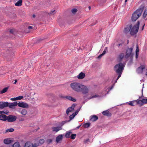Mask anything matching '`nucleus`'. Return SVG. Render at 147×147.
I'll return each instance as SVG.
<instances>
[{
  "label": "nucleus",
  "mask_w": 147,
  "mask_h": 147,
  "mask_svg": "<svg viewBox=\"0 0 147 147\" xmlns=\"http://www.w3.org/2000/svg\"><path fill=\"white\" fill-rule=\"evenodd\" d=\"M140 23V21H138L133 26L132 24L127 25L124 28L123 32L125 34H127L129 32L131 36H134L136 34L139 30Z\"/></svg>",
  "instance_id": "nucleus-1"
},
{
  "label": "nucleus",
  "mask_w": 147,
  "mask_h": 147,
  "mask_svg": "<svg viewBox=\"0 0 147 147\" xmlns=\"http://www.w3.org/2000/svg\"><path fill=\"white\" fill-rule=\"evenodd\" d=\"M144 7V5L142 4L134 12L131 17V20L132 22L136 21L141 16Z\"/></svg>",
  "instance_id": "nucleus-2"
},
{
  "label": "nucleus",
  "mask_w": 147,
  "mask_h": 147,
  "mask_svg": "<svg viewBox=\"0 0 147 147\" xmlns=\"http://www.w3.org/2000/svg\"><path fill=\"white\" fill-rule=\"evenodd\" d=\"M124 67L125 65L121 62L116 64L114 66V70L116 71L117 74L118 75V76L115 82V83L117 82V80L121 76Z\"/></svg>",
  "instance_id": "nucleus-3"
},
{
  "label": "nucleus",
  "mask_w": 147,
  "mask_h": 147,
  "mask_svg": "<svg viewBox=\"0 0 147 147\" xmlns=\"http://www.w3.org/2000/svg\"><path fill=\"white\" fill-rule=\"evenodd\" d=\"M81 84L77 82L71 83L70 84L71 88L75 91L80 92Z\"/></svg>",
  "instance_id": "nucleus-4"
},
{
  "label": "nucleus",
  "mask_w": 147,
  "mask_h": 147,
  "mask_svg": "<svg viewBox=\"0 0 147 147\" xmlns=\"http://www.w3.org/2000/svg\"><path fill=\"white\" fill-rule=\"evenodd\" d=\"M133 50V48L132 47L130 48H128L126 49L125 52V58L127 59L130 56H131L132 55H134L133 53H132V51Z\"/></svg>",
  "instance_id": "nucleus-5"
},
{
  "label": "nucleus",
  "mask_w": 147,
  "mask_h": 147,
  "mask_svg": "<svg viewBox=\"0 0 147 147\" xmlns=\"http://www.w3.org/2000/svg\"><path fill=\"white\" fill-rule=\"evenodd\" d=\"M88 89L86 86L81 84L80 92H82V93L83 94H86L88 93Z\"/></svg>",
  "instance_id": "nucleus-6"
},
{
  "label": "nucleus",
  "mask_w": 147,
  "mask_h": 147,
  "mask_svg": "<svg viewBox=\"0 0 147 147\" xmlns=\"http://www.w3.org/2000/svg\"><path fill=\"white\" fill-rule=\"evenodd\" d=\"M7 118V121L11 122L15 121L17 118L16 116L11 115L8 116Z\"/></svg>",
  "instance_id": "nucleus-7"
},
{
  "label": "nucleus",
  "mask_w": 147,
  "mask_h": 147,
  "mask_svg": "<svg viewBox=\"0 0 147 147\" xmlns=\"http://www.w3.org/2000/svg\"><path fill=\"white\" fill-rule=\"evenodd\" d=\"M76 104H73L71 106L69 107L66 111V113L68 115L69 114V113L70 112H71L72 111L74 110V108L77 105Z\"/></svg>",
  "instance_id": "nucleus-8"
},
{
  "label": "nucleus",
  "mask_w": 147,
  "mask_h": 147,
  "mask_svg": "<svg viewBox=\"0 0 147 147\" xmlns=\"http://www.w3.org/2000/svg\"><path fill=\"white\" fill-rule=\"evenodd\" d=\"M17 105L19 107L23 108H27L29 107V105L27 103L23 102L18 103Z\"/></svg>",
  "instance_id": "nucleus-9"
},
{
  "label": "nucleus",
  "mask_w": 147,
  "mask_h": 147,
  "mask_svg": "<svg viewBox=\"0 0 147 147\" xmlns=\"http://www.w3.org/2000/svg\"><path fill=\"white\" fill-rule=\"evenodd\" d=\"M8 104H7L8 107H9V108L11 109H14L15 107L17 105L18 103L17 101H15L13 102V103L8 102Z\"/></svg>",
  "instance_id": "nucleus-10"
},
{
  "label": "nucleus",
  "mask_w": 147,
  "mask_h": 147,
  "mask_svg": "<svg viewBox=\"0 0 147 147\" xmlns=\"http://www.w3.org/2000/svg\"><path fill=\"white\" fill-rule=\"evenodd\" d=\"M8 102L0 101V109H3L8 107Z\"/></svg>",
  "instance_id": "nucleus-11"
},
{
  "label": "nucleus",
  "mask_w": 147,
  "mask_h": 147,
  "mask_svg": "<svg viewBox=\"0 0 147 147\" xmlns=\"http://www.w3.org/2000/svg\"><path fill=\"white\" fill-rule=\"evenodd\" d=\"M13 140V139L12 140L10 138L5 139L4 140V143L5 144H9L14 141Z\"/></svg>",
  "instance_id": "nucleus-12"
},
{
  "label": "nucleus",
  "mask_w": 147,
  "mask_h": 147,
  "mask_svg": "<svg viewBox=\"0 0 147 147\" xmlns=\"http://www.w3.org/2000/svg\"><path fill=\"white\" fill-rule=\"evenodd\" d=\"M63 138V136L61 134L58 136L56 138V141L57 143H60L62 140Z\"/></svg>",
  "instance_id": "nucleus-13"
},
{
  "label": "nucleus",
  "mask_w": 147,
  "mask_h": 147,
  "mask_svg": "<svg viewBox=\"0 0 147 147\" xmlns=\"http://www.w3.org/2000/svg\"><path fill=\"white\" fill-rule=\"evenodd\" d=\"M7 116L5 115H0V120L6 121L7 120Z\"/></svg>",
  "instance_id": "nucleus-14"
},
{
  "label": "nucleus",
  "mask_w": 147,
  "mask_h": 147,
  "mask_svg": "<svg viewBox=\"0 0 147 147\" xmlns=\"http://www.w3.org/2000/svg\"><path fill=\"white\" fill-rule=\"evenodd\" d=\"M142 96H139V99H138L134 100V102H136L137 104H138L139 105V106L140 107H141L142 106L141 105V104L142 102Z\"/></svg>",
  "instance_id": "nucleus-15"
},
{
  "label": "nucleus",
  "mask_w": 147,
  "mask_h": 147,
  "mask_svg": "<svg viewBox=\"0 0 147 147\" xmlns=\"http://www.w3.org/2000/svg\"><path fill=\"white\" fill-rule=\"evenodd\" d=\"M102 114L103 115L107 116L108 117H111V113L109 112L108 110L103 111Z\"/></svg>",
  "instance_id": "nucleus-16"
},
{
  "label": "nucleus",
  "mask_w": 147,
  "mask_h": 147,
  "mask_svg": "<svg viewBox=\"0 0 147 147\" xmlns=\"http://www.w3.org/2000/svg\"><path fill=\"white\" fill-rule=\"evenodd\" d=\"M53 131L57 132L59 130L62 129V128L61 126H57L56 127H53L52 128Z\"/></svg>",
  "instance_id": "nucleus-17"
},
{
  "label": "nucleus",
  "mask_w": 147,
  "mask_h": 147,
  "mask_svg": "<svg viewBox=\"0 0 147 147\" xmlns=\"http://www.w3.org/2000/svg\"><path fill=\"white\" fill-rule=\"evenodd\" d=\"M85 77V74L82 72L80 73L78 76V78L79 79H82Z\"/></svg>",
  "instance_id": "nucleus-18"
},
{
  "label": "nucleus",
  "mask_w": 147,
  "mask_h": 147,
  "mask_svg": "<svg viewBox=\"0 0 147 147\" xmlns=\"http://www.w3.org/2000/svg\"><path fill=\"white\" fill-rule=\"evenodd\" d=\"M23 98V96H19L16 97L12 98L10 99L11 100L15 101L17 100H20L22 99Z\"/></svg>",
  "instance_id": "nucleus-19"
},
{
  "label": "nucleus",
  "mask_w": 147,
  "mask_h": 147,
  "mask_svg": "<svg viewBox=\"0 0 147 147\" xmlns=\"http://www.w3.org/2000/svg\"><path fill=\"white\" fill-rule=\"evenodd\" d=\"M125 56L124 53H121L119 54L118 57L119 61H122L123 58L125 57Z\"/></svg>",
  "instance_id": "nucleus-20"
},
{
  "label": "nucleus",
  "mask_w": 147,
  "mask_h": 147,
  "mask_svg": "<svg viewBox=\"0 0 147 147\" xmlns=\"http://www.w3.org/2000/svg\"><path fill=\"white\" fill-rule=\"evenodd\" d=\"M98 119V117L96 115H93L91 117L90 120L92 121H95Z\"/></svg>",
  "instance_id": "nucleus-21"
},
{
  "label": "nucleus",
  "mask_w": 147,
  "mask_h": 147,
  "mask_svg": "<svg viewBox=\"0 0 147 147\" xmlns=\"http://www.w3.org/2000/svg\"><path fill=\"white\" fill-rule=\"evenodd\" d=\"M71 134H72V132L71 131H67L65 134V136L66 138H70V135Z\"/></svg>",
  "instance_id": "nucleus-22"
},
{
  "label": "nucleus",
  "mask_w": 147,
  "mask_h": 147,
  "mask_svg": "<svg viewBox=\"0 0 147 147\" xmlns=\"http://www.w3.org/2000/svg\"><path fill=\"white\" fill-rule=\"evenodd\" d=\"M9 88V86L4 88L2 90L0 91V94H2L7 92Z\"/></svg>",
  "instance_id": "nucleus-23"
},
{
  "label": "nucleus",
  "mask_w": 147,
  "mask_h": 147,
  "mask_svg": "<svg viewBox=\"0 0 147 147\" xmlns=\"http://www.w3.org/2000/svg\"><path fill=\"white\" fill-rule=\"evenodd\" d=\"M32 143L29 141L27 142L25 144L24 147H31Z\"/></svg>",
  "instance_id": "nucleus-24"
},
{
  "label": "nucleus",
  "mask_w": 147,
  "mask_h": 147,
  "mask_svg": "<svg viewBox=\"0 0 147 147\" xmlns=\"http://www.w3.org/2000/svg\"><path fill=\"white\" fill-rule=\"evenodd\" d=\"M22 0H19L15 3V5L17 6H21L22 5Z\"/></svg>",
  "instance_id": "nucleus-25"
},
{
  "label": "nucleus",
  "mask_w": 147,
  "mask_h": 147,
  "mask_svg": "<svg viewBox=\"0 0 147 147\" xmlns=\"http://www.w3.org/2000/svg\"><path fill=\"white\" fill-rule=\"evenodd\" d=\"M11 147H20V145L19 143L18 142H15L13 145H11Z\"/></svg>",
  "instance_id": "nucleus-26"
},
{
  "label": "nucleus",
  "mask_w": 147,
  "mask_h": 147,
  "mask_svg": "<svg viewBox=\"0 0 147 147\" xmlns=\"http://www.w3.org/2000/svg\"><path fill=\"white\" fill-rule=\"evenodd\" d=\"M142 102L140 104L141 106H142L144 104H147V98L142 99Z\"/></svg>",
  "instance_id": "nucleus-27"
},
{
  "label": "nucleus",
  "mask_w": 147,
  "mask_h": 147,
  "mask_svg": "<svg viewBox=\"0 0 147 147\" xmlns=\"http://www.w3.org/2000/svg\"><path fill=\"white\" fill-rule=\"evenodd\" d=\"M27 111L25 109H23L21 112V113L23 115H25L27 114Z\"/></svg>",
  "instance_id": "nucleus-28"
},
{
  "label": "nucleus",
  "mask_w": 147,
  "mask_h": 147,
  "mask_svg": "<svg viewBox=\"0 0 147 147\" xmlns=\"http://www.w3.org/2000/svg\"><path fill=\"white\" fill-rule=\"evenodd\" d=\"M90 123H87L84 124V128H88L90 126Z\"/></svg>",
  "instance_id": "nucleus-29"
},
{
  "label": "nucleus",
  "mask_w": 147,
  "mask_h": 147,
  "mask_svg": "<svg viewBox=\"0 0 147 147\" xmlns=\"http://www.w3.org/2000/svg\"><path fill=\"white\" fill-rule=\"evenodd\" d=\"M14 131V129L13 128H10L6 130L5 133H7L8 132H12Z\"/></svg>",
  "instance_id": "nucleus-30"
},
{
  "label": "nucleus",
  "mask_w": 147,
  "mask_h": 147,
  "mask_svg": "<svg viewBox=\"0 0 147 147\" xmlns=\"http://www.w3.org/2000/svg\"><path fill=\"white\" fill-rule=\"evenodd\" d=\"M78 11V9L76 8H74L71 10V11L74 14H75Z\"/></svg>",
  "instance_id": "nucleus-31"
},
{
  "label": "nucleus",
  "mask_w": 147,
  "mask_h": 147,
  "mask_svg": "<svg viewBox=\"0 0 147 147\" xmlns=\"http://www.w3.org/2000/svg\"><path fill=\"white\" fill-rule=\"evenodd\" d=\"M76 136V134H72L70 136V138L71 139L74 140Z\"/></svg>",
  "instance_id": "nucleus-32"
},
{
  "label": "nucleus",
  "mask_w": 147,
  "mask_h": 147,
  "mask_svg": "<svg viewBox=\"0 0 147 147\" xmlns=\"http://www.w3.org/2000/svg\"><path fill=\"white\" fill-rule=\"evenodd\" d=\"M145 68V67L144 65H141L140 67H139L138 68V69H141V71H142L143 69Z\"/></svg>",
  "instance_id": "nucleus-33"
},
{
  "label": "nucleus",
  "mask_w": 147,
  "mask_h": 147,
  "mask_svg": "<svg viewBox=\"0 0 147 147\" xmlns=\"http://www.w3.org/2000/svg\"><path fill=\"white\" fill-rule=\"evenodd\" d=\"M53 142V140L52 139H49L46 140V142L48 144H49L52 143Z\"/></svg>",
  "instance_id": "nucleus-34"
},
{
  "label": "nucleus",
  "mask_w": 147,
  "mask_h": 147,
  "mask_svg": "<svg viewBox=\"0 0 147 147\" xmlns=\"http://www.w3.org/2000/svg\"><path fill=\"white\" fill-rule=\"evenodd\" d=\"M45 140L44 139H41L39 140V143L41 144H42L44 142Z\"/></svg>",
  "instance_id": "nucleus-35"
},
{
  "label": "nucleus",
  "mask_w": 147,
  "mask_h": 147,
  "mask_svg": "<svg viewBox=\"0 0 147 147\" xmlns=\"http://www.w3.org/2000/svg\"><path fill=\"white\" fill-rule=\"evenodd\" d=\"M139 49L138 45V44L136 45V53H139Z\"/></svg>",
  "instance_id": "nucleus-36"
},
{
  "label": "nucleus",
  "mask_w": 147,
  "mask_h": 147,
  "mask_svg": "<svg viewBox=\"0 0 147 147\" xmlns=\"http://www.w3.org/2000/svg\"><path fill=\"white\" fill-rule=\"evenodd\" d=\"M74 117H75L74 115H73L72 114L70 115L69 117V120L68 121H70L71 120L73 119L74 118Z\"/></svg>",
  "instance_id": "nucleus-37"
},
{
  "label": "nucleus",
  "mask_w": 147,
  "mask_h": 147,
  "mask_svg": "<svg viewBox=\"0 0 147 147\" xmlns=\"http://www.w3.org/2000/svg\"><path fill=\"white\" fill-rule=\"evenodd\" d=\"M133 56L132 55H131V56H130L129 57L130 60L129 61V62L130 63H132L133 62Z\"/></svg>",
  "instance_id": "nucleus-38"
},
{
  "label": "nucleus",
  "mask_w": 147,
  "mask_h": 147,
  "mask_svg": "<svg viewBox=\"0 0 147 147\" xmlns=\"http://www.w3.org/2000/svg\"><path fill=\"white\" fill-rule=\"evenodd\" d=\"M10 15L11 18H14L16 17V15L15 13H11Z\"/></svg>",
  "instance_id": "nucleus-39"
},
{
  "label": "nucleus",
  "mask_w": 147,
  "mask_h": 147,
  "mask_svg": "<svg viewBox=\"0 0 147 147\" xmlns=\"http://www.w3.org/2000/svg\"><path fill=\"white\" fill-rule=\"evenodd\" d=\"M76 99L74 98H73L71 96L70 100L74 102H75L76 101Z\"/></svg>",
  "instance_id": "nucleus-40"
},
{
  "label": "nucleus",
  "mask_w": 147,
  "mask_h": 147,
  "mask_svg": "<svg viewBox=\"0 0 147 147\" xmlns=\"http://www.w3.org/2000/svg\"><path fill=\"white\" fill-rule=\"evenodd\" d=\"M68 122V121H67V120L65 121H62L61 123V126L63 125L65 123H66L67 122Z\"/></svg>",
  "instance_id": "nucleus-41"
},
{
  "label": "nucleus",
  "mask_w": 147,
  "mask_h": 147,
  "mask_svg": "<svg viewBox=\"0 0 147 147\" xmlns=\"http://www.w3.org/2000/svg\"><path fill=\"white\" fill-rule=\"evenodd\" d=\"M134 103V101L133 100L130 102H129L128 104L131 106H134V105H133Z\"/></svg>",
  "instance_id": "nucleus-42"
},
{
  "label": "nucleus",
  "mask_w": 147,
  "mask_h": 147,
  "mask_svg": "<svg viewBox=\"0 0 147 147\" xmlns=\"http://www.w3.org/2000/svg\"><path fill=\"white\" fill-rule=\"evenodd\" d=\"M145 12L146 11H144L143 15V18H145L147 15V12L146 13Z\"/></svg>",
  "instance_id": "nucleus-43"
},
{
  "label": "nucleus",
  "mask_w": 147,
  "mask_h": 147,
  "mask_svg": "<svg viewBox=\"0 0 147 147\" xmlns=\"http://www.w3.org/2000/svg\"><path fill=\"white\" fill-rule=\"evenodd\" d=\"M71 96H65V97L66 99L70 100Z\"/></svg>",
  "instance_id": "nucleus-44"
},
{
  "label": "nucleus",
  "mask_w": 147,
  "mask_h": 147,
  "mask_svg": "<svg viewBox=\"0 0 147 147\" xmlns=\"http://www.w3.org/2000/svg\"><path fill=\"white\" fill-rule=\"evenodd\" d=\"M43 40V39H39L38 40H37V41H36V43H39L41 41H42Z\"/></svg>",
  "instance_id": "nucleus-45"
},
{
  "label": "nucleus",
  "mask_w": 147,
  "mask_h": 147,
  "mask_svg": "<svg viewBox=\"0 0 147 147\" xmlns=\"http://www.w3.org/2000/svg\"><path fill=\"white\" fill-rule=\"evenodd\" d=\"M13 32H14V30L13 29H11L10 30H9V32L13 34Z\"/></svg>",
  "instance_id": "nucleus-46"
},
{
  "label": "nucleus",
  "mask_w": 147,
  "mask_h": 147,
  "mask_svg": "<svg viewBox=\"0 0 147 147\" xmlns=\"http://www.w3.org/2000/svg\"><path fill=\"white\" fill-rule=\"evenodd\" d=\"M62 20L61 18H60L58 20V22L60 24H61V22L62 21Z\"/></svg>",
  "instance_id": "nucleus-47"
},
{
  "label": "nucleus",
  "mask_w": 147,
  "mask_h": 147,
  "mask_svg": "<svg viewBox=\"0 0 147 147\" xmlns=\"http://www.w3.org/2000/svg\"><path fill=\"white\" fill-rule=\"evenodd\" d=\"M9 113V111L8 110H6L5 111H4V114L7 115Z\"/></svg>",
  "instance_id": "nucleus-48"
},
{
  "label": "nucleus",
  "mask_w": 147,
  "mask_h": 147,
  "mask_svg": "<svg viewBox=\"0 0 147 147\" xmlns=\"http://www.w3.org/2000/svg\"><path fill=\"white\" fill-rule=\"evenodd\" d=\"M139 53H136V58L137 59L138 57Z\"/></svg>",
  "instance_id": "nucleus-49"
},
{
  "label": "nucleus",
  "mask_w": 147,
  "mask_h": 147,
  "mask_svg": "<svg viewBox=\"0 0 147 147\" xmlns=\"http://www.w3.org/2000/svg\"><path fill=\"white\" fill-rule=\"evenodd\" d=\"M114 85V84H113V85H112V86H111V87H109L108 88V89H109V90H110L113 88Z\"/></svg>",
  "instance_id": "nucleus-50"
},
{
  "label": "nucleus",
  "mask_w": 147,
  "mask_h": 147,
  "mask_svg": "<svg viewBox=\"0 0 147 147\" xmlns=\"http://www.w3.org/2000/svg\"><path fill=\"white\" fill-rule=\"evenodd\" d=\"M55 11V10H53V11H51L50 13H48V14L49 15H50L51 14H52Z\"/></svg>",
  "instance_id": "nucleus-51"
},
{
  "label": "nucleus",
  "mask_w": 147,
  "mask_h": 147,
  "mask_svg": "<svg viewBox=\"0 0 147 147\" xmlns=\"http://www.w3.org/2000/svg\"><path fill=\"white\" fill-rule=\"evenodd\" d=\"M78 114V113H77V112H75L73 113L72 115H74V117H75V116L76 115Z\"/></svg>",
  "instance_id": "nucleus-52"
},
{
  "label": "nucleus",
  "mask_w": 147,
  "mask_h": 147,
  "mask_svg": "<svg viewBox=\"0 0 147 147\" xmlns=\"http://www.w3.org/2000/svg\"><path fill=\"white\" fill-rule=\"evenodd\" d=\"M98 96H99L98 95H94L93 96H92V98L97 97H98Z\"/></svg>",
  "instance_id": "nucleus-53"
},
{
  "label": "nucleus",
  "mask_w": 147,
  "mask_h": 147,
  "mask_svg": "<svg viewBox=\"0 0 147 147\" xmlns=\"http://www.w3.org/2000/svg\"><path fill=\"white\" fill-rule=\"evenodd\" d=\"M103 55L101 54L99 55L98 57L97 58L98 59H100Z\"/></svg>",
  "instance_id": "nucleus-54"
},
{
  "label": "nucleus",
  "mask_w": 147,
  "mask_h": 147,
  "mask_svg": "<svg viewBox=\"0 0 147 147\" xmlns=\"http://www.w3.org/2000/svg\"><path fill=\"white\" fill-rule=\"evenodd\" d=\"M89 141V139H87L85 141H84V143L86 144L87 142Z\"/></svg>",
  "instance_id": "nucleus-55"
},
{
  "label": "nucleus",
  "mask_w": 147,
  "mask_h": 147,
  "mask_svg": "<svg viewBox=\"0 0 147 147\" xmlns=\"http://www.w3.org/2000/svg\"><path fill=\"white\" fill-rule=\"evenodd\" d=\"M81 109V107L77 109L76 110V112H77V113H78V112L80 111V109Z\"/></svg>",
  "instance_id": "nucleus-56"
},
{
  "label": "nucleus",
  "mask_w": 147,
  "mask_h": 147,
  "mask_svg": "<svg viewBox=\"0 0 147 147\" xmlns=\"http://www.w3.org/2000/svg\"><path fill=\"white\" fill-rule=\"evenodd\" d=\"M4 111H0V115H3L2 114H4Z\"/></svg>",
  "instance_id": "nucleus-57"
},
{
  "label": "nucleus",
  "mask_w": 147,
  "mask_h": 147,
  "mask_svg": "<svg viewBox=\"0 0 147 147\" xmlns=\"http://www.w3.org/2000/svg\"><path fill=\"white\" fill-rule=\"evenodd\" d=\"M33 145H34V146H35V147H37L38 146H39V145H37V144L36 143L33 144Z\"/></svg>",
  "instance_id": "nucleus-58"
},
{
  "label": "nucleus",
  "mask_w": 147,
  "mask_h": 147,
  "mask_svg": "<svg viewBox=\"0 0 147 147\" xmlns=\"http://www.w3.org/2000/svg\"><path fill=\"white\" fill-rule=\"evenodd\" d=\"M106 53V51L105 50H104L103 53H102V54L103 55Z\"/></svg>",
  "instance_id": "nucleus-59"
},
{
  "label": "nucleus",
  "mask_w": 147,
  "mask_h": 147,
  "mask_svg": "<svg viewBox=\"0 0 147 147\" xmlns=\"http://www.w3.org/2000/svg\"><path fill=\"white\" fill-rule=\"evenodd\" d=\"M33 28V27L31 26H29L28 27V28L29 29H32Z\"/></svg>",
  "instance_id": "nucleus-60"
},
{
  "label": "nucleus",
  "mask_w": 147,
  "mask_h": 147,
  "mask_svg": "<svg viewBox=\"0 0 147 147\" xmlns=\"http://www.w3.org/2000/svg\"><path fill=\"white\" fill-rule=\"evenodd\" d=\"M145 25V24H144V25L142 26V30H143Z\"/></svg>",
  "instance_id": "nucleus-61"
},
{
  "label": "nucleus",
  "mask_w": 147,
  "mask_h": 147,
  "mask_svg": "<svg viewBox=\"0 0 147 147\" xmlns=\"http://www.w3.org/2000/svg\"><path fill=\"white\" fill-rule=\"evenodd\" d=\"M59 97L61 98H65V96H63L61 95H60L59 96Z\"/></svg>",
  "instance_id": "nucleus-62"
},
{
  "label": "nucleus",
  "mask_w": 147,
  "mask_h": 147,
  "mask_svg": "<svg viewBox=\"0 0 147 147\" xmlns=\"http://www.w3.org/2000/svg\"><path fill=\"white\" fill-rule=\"evenodd\" d=\"M122 44V43H120L119 44H118V45H117V46L118 47H119L120 46H121V45Z\"/></svg>",
  "instance_id": "nucleus-63"
},
{
  "label": "nucleus",
  "mask_w": 147,
  "mask_h": 147,
  "mask_svg": "<svg viewBox=\"0 0 147 147\" xmlns=\"http://www.w3.org/2000/svg\"><path fill=\"white\" fill-rule=\"evenodd\" d=\"M17 81V80H15V82L14 83H13V84H16Z\"/></svg>",
  "instance_id": "nucleus-64"
}]
</instances>
